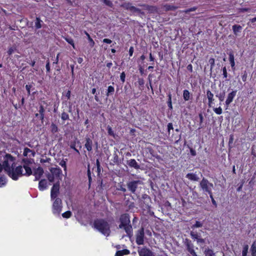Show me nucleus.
Returning <instances> with one entry per match:
<instances>
[{
    "mask_svg": "<svg viewBox=\"0 0 256 256\" xmlns=\"http://www.w3.org/2000/svg\"><path fill=\"white\" fill-rule=\"evenodd\" d=\"M120 224L118 228L124 229L127 234V236L131 238L132 236V228L130 224V215L128 214H123L120 218Z\"/></svg>",
    "mask_w": 256,
    "mask_h": 256,
    "instance_id": "obj_1",
    "label": "nucleus"
},
{
    "mask_svg": "<svg viewBox=\"0 0 256 256\" xmlns=\"http://www.w3.org/2000/svg\"><path fill=\"white\" fill-rule=\"evenodd\" d=\"M94 226L102 234L106 236H109L111 233L110 224L104 219L98 218L94 220Z\"/></svg>",
    "mask_w": 256,
    "mask_h": 256,
    "instance_id": "obj_2",
    "label": "nucleus"
},
{
    "mask_svg": "<svg viewBox=\"0 0 256 256\" xmlns=\"http://www.w3.org/2000/svg\"><path fill=\"white\" fill-rule=\"evenodd\" d=\"M4 158V161L2 166L4 171L12 180H17L16 176L12 171L11 170L10 166L8 164V162H14L16 158L9 154H6Z\"/></svg>",
    "mask_w": 256,
    "mask_h": 256,
    "instance_id": "obj_3",
    "label": "nucleus"
},
{
    "mask_svg": "<svg viewBox=\"0 0 256 256\" xmlns=\"http://www.w3.org/2000/svg\"><path fill=\"white\" fill-rule=\"evenodd\" d=\"M200 186L204 192H207L208 194H211L212 192V190L214 185L212 183L210 182L206 178H203L200 182Z\"/></svg>",
    "mask_w": 256,
    "mask_h": 256,
    "instance_id": "obj_4",
    "label": "nucleus"
},
{
    "mask_svg": "<svg viewBox=\"0 0 256 256\" xmlns=\"http://www.w3.org/2000/svg\"><path fill=\"white\" fill-rule=\"evenodd\" d=\"M136 243L138 245H142L144 244V228H141L136 232Z\"/></svg>",
    "mask_w": 256,
    "mask_h": 256,
    "instance_id": "obj_5",
    "label": "nucleus"
},
{
    "mask_svg": "<svg viewBox=\"0 0 256 256\" xmlns=\"http://www.w3.org/2000/svg\"><path fill=\"white\" fill-rule=\"evenodd\" d=\"M138 162H140V160H136L134 159H130L126 160V164L130 168H134L136 170H142V168L141 167V164L138 163Z\"/></svg>",
    "mask_w": 256,
    "mask_h": 256,
    "instance_id": "obj_6",
    "label": "nucleus"
},
{
    "mask_svg": "<svg viewBox=\"0 0 256 256\" xmlns=\"http://www.w3.org/2000/svg\"><path fill=\"white\" fill-rule=\"evenodd\" d=\"M142 182L140 180H132L128 182L127 187L128 190L132 194H135L138 184H142Z\"/></svg>",
    "mask_w": 256,
    "mask_h": 256,
    "instance_id": "obj_7",
    "label": "nucleus"
},
{
    "mask_svg": "<svg viewBox=\"0 0 256 256\" xmlns=\"http://www.w3.org/2000/svg\"><path fill=\"white\" fill-rule=\"evenodd\" d=\"M55 199L52 206L54 213L59 214L62 210V202L60 198H56Z\"/></svg>",
    "mask_w": 256,
    "mask_h": 256,
    "instance_id": "obj_8",
    "label": "nucleus"
},
{
    "mask_svg": "<svg viewBox=\"0 0 256 256\" xmlns=\"http://www.w3.org/2000/svg\"><path fill=\"white\" fill-rule=\"evenodd\" d=\"M60 182L54 184L51 190L50 197L52 200H54L56 198L58 195L60 193Z\"/></svg>",
    "mask_w": 256,
    "mask_h": 256,
    "instance_id": "obj_9",
    "label": "nucleus"
},
{
    "mask_svg": "<svg viewBox=\"0 0 256 256\" xmlns=\"http://www.w3.org/2000/svg\"><path fill=\"white\" fill-rule=\"evenodd\" d=\"M138 252L140 256H155L154 253L146 247L138 248Z\"/></svg>",
    "mask_w": 256,
    "mask_h": 256,
    "instance_id": "obj_10",
    "label": "nucleus"
},
{
    "mask_svg": "<svg viewBox=\"0 0 256 256\" xmlns=\"http://www.w3.org/2000/svg\"><path fill=\"white\" fill-rule=\"evenodd\" d=\"M151 202V201H147V200H140V206L141 208L145 210H147L148 213L150 215L154 214V212H153L151 211V206L150 204V203Z\"/></svg>",
    "mask_w": 256,
    "mask_h": 256,
    "instance_id": "obj_11",
    "label": "nucleus"
},
{
    "mask_svg": "<svg viewBox=\"0 0 256 256\" xmlns=\"http://www.w3.org/2000/svg\"><path fill=\"white\" fill-rule=\"evenodd\" d=\"M44 170L42 167L39 166L34 172V174L35 176L34 180H39L44 174Z\"/></svg>",
    "mask_w": 256,
    "mask_h": 256,
    "instance_id": "obj_12",
    "label": "nucleus"
},
{
    "mask_svg": "<svg viewBox=\"0 0 256 256\" xmlns=\"http://www.w3.org/2000/svg\"><path fill=\"white\" fill-rule=\"evenodd\" d=\"M236 90H234L228 94L227 99L226 101V104L227 108L228 107L229 104L232 102L234 97L236 95Z\"/></svg>",
    "mask_w": 256,
    "mask_h": 256,
    "instance_id": "obj_13",
    "label": "nucleus"
},
{
    "mask_svg": "<svg viewBox=\"0 0 256 256\" xmlns=\"http://www.w3.org/2000/svg\"><path fill=\"white\" fill-rule=\"evenodd\" d=\"M206 96L208 100V105L210 108L212 106V104L214 101V94L210 92V90H206Z\"/></svg>",
    "mask_w": 256,
    "mask_h": 256,
    "instance_id": "obj_14",
    "label": "nucleus"
},
{
    "mask_svg": "<svg viewBox=\"0 0 256 256\" xmlns=\"http://www.w3.org/2000/svg\"><path fill=\"white\" fill-rule=\"evenodd\" d=\"M48 187V182L46 179H42L39 182L38 188L40 190L42 191L46 189Z\"/></svg>",
    "mask_w": 256,
    "mask_h": 256,
    "instance_id": "obj_15",
    "label": "nucleus"
},
{
    "mask_svg": "<svg viewBox=\"0 0 256 256\" xmlns=\"http://www.w3.org/2000/svg\"><path fill=\"white\" fill-rule=\"evenodd\" d=\"M50 170L52 174L56 177H59L62 174V170L59 168H51Z\"/></svg>",
    "mask_w": 256,
    "mask_h": 256,
    "instance_id": "obj_16",
    "label": "nucleus"
},
{
    "mask_svg": "<svg viewBox=\"0 0 256 256\" xmlns=\"http://www.w3.org/2000/svg\"><path fill=\"white\" fill-rule=\"evenodd\" d=\"M86 142L84 145L85 148L88 152H90L92 150V141L88 137L86 138Z\"/></svg>",
    "mask_w": 256,
    "mask_h": 256,
    "instance_id": "obj_17",
    "label": "nucleus"
},
{
    "mask_svg": "<svg viewBox=\"0 0 256 256\" xmlns=\"http://www.w3.org/2000/svg\"><path fill=\"white\" fill-rule=\"evenodd\" d=\"M186 178L188 179L192 180V181H196L198 182L200 178L199 177L194 173H188L186 175Z\"/></svg>",
    "mask_w": 256,
    "mask_h": 256,
    "instance_id": "obj_18",
    "label": "nucleus"
},
{
    "mask_svg": "<svg viewBox=\"0 0 256 256\" xmlns=\"http://www.w3.org/2000/svg\"><path fill=\"white\" fill-rule=\"evenodd\" d=\"M38 112L40 114V119L42 122V123H43L44 118V113H45V109L43 106L40 105L39 108Z\"/></svg>",
    "mask_w": 256,
    "mask_h": 256,
    "instance_id": "obj_19",
    "label": "nucleus"
},
{
    "mask_svg": "<svg viewBox=\"0 0 256 256\" xmlns=\"http://www.w3.org/2000/svg\"><path fill=\"white\" fill-rule=\"evenodd\" d=\"M140 6H144L146 10H148L151 13L157 12L158 11V8L155 6H150L148 4H142Z\"/></svg>",
    "mask_w": 256,
    "mask_h": 256,
    "instance_id": "obj_20",
    "label": "nucleus"
},
{
    "mask_svg": "<svg viewBox=\"0 0 256 256\" xmlns=\"http://www.w3.org/2000/svg\"><path fill=\"white\" fill-rule=\"evenodd\" d=\"M12 171L16 176L17 180L18 179L19 176L22 175V167L21 166L16 167L14 170Z\"/></svg>",
    "mask_w": 256,
    "mask_h": 256,
    "instance_id": "obj_21",
    "label": "nucleus"
},
{
    "mask_svg": "<svg viewBox=\"0 0 256 256\" xmlns=\"http://www.w3.org/2000/svg\"><path fill=\"white\" fill-rule=\"evenodd\" d=\"M120 6L124 8L125 10H130V12L132 11V8H133V6H132V3L129 2H124L121 4Z\"/></svg>",
    "mask_w": 256,
    "mask_h": 256,
    "instance_id": "obj_22",
    "label": "nucleus"
},
{
    "mask_svg": "<svg viewBox=\"0 0 256 256\" xmlns=\"http://www.w3.org/2000/svg\"><path fill=\"white\" fill-rule=\"evenodd\" d=\"M184 244L186 246V250L188 252L190 251V250L194 249L193 244L192 243L191 241L189 240L188 238H186L184 241Z\"/></svg>",
    "mask_w": 256,
    "mask_h": 256,
    "instance_id": "obj_23",
    "label": "nucleus"
},
{
    "mask_svg": "<svg viewBox=\"0 0 256 256\" xmlns=\"http://www.w3.org/2000/svg\"><path fill=\"white\" fill-rule=\"evenodd\" d=\"M229 56V60L230 62V64L232 69H234L235 67V62H234V58L233 52L230 51L229 53H228Z\"/></svg>",
    "mask_w": 256,
    "mask_h": 256,
    "instance_id": "obj_24",
    "label": "nucleus"
},
{
    "mask_svg": "<svg viewBox=\"0 0 256 256\" xmlns=\"http://www.w3.org/2000/svg\"><path fill=\"white\" fill-rule=\"evenodd\" d=\"M232 28L233 30L234 34L236 36H237L238 35V33L241 32L242 30V26L240 25L234 24L232 26Z\"/></svg>",
    "mask_w": 256,
    "mask_h": 256,
    "instance_id": "obj_25",
    "label": "nucleus"
},
{
    "mask_svg": "<svg viewBox=\"0 0 256 256\" xmlns=\"http://www.w3.org/2000/svg\"><path fill=\"white\" fill-rule=\"evenodd\" d=\"M164 8H165L166 11H170V10H175L178 8V6H174L172 5H170L169 4H166L164 6Z\"/></svg>",
    "mask_w": 256,
    "mask_h": 256,
    "instance_id": "obj_26",
    "label": "nucleus"
},
{
    "mask_svg": "<svg viewBox=\"0 0 256 256\" xmlns=\"http://www.w3.org/2000/svg\"><path fill=\"white\" fill-rule=\"evenodd\" d=\"M130 252L129 250L124 249L122 250H118L116 254V256H123L124 255H126L130 254Z\"/></svg>",
    "mask_w": 256,
    "mask_h": 256,
    "instance_id": "obj_27",
    "label": "nucleus"
},
{
    "mask_svg": "<svg viewBox=\"0 0 256 256\" xmlns=\"http://www.w3.org/2000/svg\"><path fill=\"white\" fill-rule=\"evenodd\" d=\"M42 22V21L40 19V18L36 17V19L35 22V28L36 30L42 28V26L41 23Z\"/></svg>",
    "mask_w": 256,
    "mask_h": 256,
    "instance_id": "obj_28",
    "label": "nucleus"
},
{
    "mask_svg": "<svg viewBox=\"0 0 256 256\" xmlns=\"http://www.w3.org/2000/svg\"><path fill=\"white\" fill-rule=\"evenodd\" d=\"M168 100L167 102L168 106V107L169 110H172V94L170 92L168 94Z\"/></svg>",
    "mask_w": 256,
    "mask_h": 256,
    "instance_id": "obj_29",
    "label": "nucleus"
},
{
    "mask_svg": "<svg viewBox=\"0 0 256 256\" xmlns=\"http://www.w3.org/2000/svg\"><path fill=\"white\" fill-rule=\"evenodd\" d=\"M183 98L186 101H188L190 99V93L188 90H184L183 91Z\"/></svg>",
    "mask_w": 256,
    "mask_h": 256,
    "instance_id": "obj_30",
    "label": "nucleus"
},
{
    "mask_svg": "<svg viewBox=\"0 0 256 256\" xmlns=\"http://www.w3.org/2000/svg\"><path fill=\"white\" fill-rule=\"evenodd\" d=\"M28 152H30L32 156H35L36 153L34 150H31L28 148H25L23 153L24 156H28Z\"/></svg>",
    "mask_w": 256,
    "mask_h": 256,
    "instance_id": "obj_31",
    "label": "nucleus"
},
{
    "mask_svg": "<svg viewBox=\"0 0 256 256\" xmlns=\"http://www.w3.org/2000/svg\"><path fill=\"white\" fill-rule=\"evenodd\" d=\"M84 33L85 34L86 36L88 38V39L89 41L90 46L92 48L93 47L95 44L94 41L93 40L92 38L90 37V35L86 31H84Z\"/></svg>",
    "mask_w": 256,
    "mask_h": 256,
    "instance_id": "obj_32",
    "label": "nucleus"
},
{
    "mask_svg": "<svg viewBox=\"0 0 256 256\" xmlns=\"http://www.w3.org/2000/svg\"><path fill=\"white\" fill-rule=\"evenodd\" d=\"M204 254L206 256H214L215 254L212 250L206 248L204 251Z\"/></svg>",
    "mask_w": 256,
    "mask_h": 256,
    "instance_id": "obj_33",
    "label": "nucleus"
},
{
    "mask_svg": "<svg viewBox=\"0 0 256 256\" xmlns=\"http://www.w3.org/2000/svg\"><path fill=\"white\" fill-rule=\"evenodd\" d=\"M225 91L223 90L222 92L217 94L216 96L218 98L220 102H222L225 97Z\"/></svg>",
    "mask_w": 256,
    "mask_h": 256,
    "instance_id": "obj_34",
    "label": "nucleus"
},
{
    "mask_svg": "<svg viewBox=\"0 0 256 256\" xmlns=\"http://www.w3.org/2000/svg\"><path fill=\"white\" fill-rule=\"evenodd\" d=\"M114 88L112 86H109L107 90L106 96H110L114 94Z\"/></svg>",
    "mask_w": 256,
    "mask_h": 256,
    "instance_id": "obj_35",
    "label": "nucleus"
},
{
    "mask_svg": "<svg viewBox=\"0 0 256 256\" xmlns=\"http://www.w3.org/2000/svg\"><path fill=\"white\" fill-rule=\"evenodd\" d=\"M252 254V256H256V244L254 242L251 246L250 250Z\"/></svg>",
    "mask_w": 256,
    "mask_h": 256,
    "instance_id": "obj_36",
    "label": "nucleus"
},
{
    "mask_svg": "<svg viewBox=\"0 0 256 256\" xmlns=\"http://www.w3.org/2000/svg\"><path fill=\"white\" fill-rule=\"evenodd\" d=\"M58 128L56 125L54 123H52L50 126V131L52 134H55L58 132Z\"/></svg>",
    "mask_w": 256,
    "mask_h": 256,
    "instance_id": "obj_37",
    "label": "nucleus"
},
{
    "mask_svg": "<svg viewBox=\"0 0 256 256\" xmlns=\"http://www.w3.org/2000/svg\"><path fill=\"white\" fill-rule=\"evenodd\" d=\"M198 117L200 118V124H199L198 128L200 129L203 127L202 123H203V120H204V118L202 114V112H200L198 114Z\"/></svg>",
    "mask_w": 256,
    "mask_h": 256,
    "instance_id": "obj_38",
    "label": "nucleus"
},
{
    "mask_svg": "<svg viewBox=\"0 0 256 256\" xmlns=\"http://www.w3.org/2000/svg\"><path fill=\"white\" fill-rule=\"evenodd\" d=\"M88 183H89L88 186H89V187H90V184H91V182H92V176H91V173H90V164H88Z\"/></svg>",
    "mask_w": 256,
    "mask_h": 256,
    "instance_id": "obj_39",
    "label": "nucleus"
},
{
    "mask_svg": "<svg viewBox=\"0 0 256 256\" xmlns=\"http://www.w3.org/2000/svg\"><path fill=\"white\" fill-rule=\"evenodd\" d=\"M248 250V244L244 245L243 248L242 252V256H246Z\"/></svg>",
    "mask_w": 256,
    "mask_h": 256,
    "instance_id": "obj_40",
    "label": "nucleus"
},
{
    "mask_svg": "<svg viewBox=\"0 0 256 256\" xmlns=\"http://www.w3.org/2000/svg\"><path fill=\"white\" fill-rule=\"evenodd\" d=\"M132 13L138 12V13H140L142 15L144 14V12H142L140 9H139L138 8H137L134 6H133V8H132Z\"/></svg>",
    "mask_w": 256,
    "mask_h": 256,
    "instance_id": "obj_41",
    "label": "nucleus"
},
{
    "mask_svg": "<svg viewBox=\"0 0 256 256\" xmlns=\"http://www.w3.org/2000/svg\"><path fill=\"white\" fill-rule=\"evenodd\" d=\"M24 168L25 169V170L26 171V174L28 176L32 174V170L30 167L28 166L27 165H24Z\"/></svg>",
    "mask_w": 256,
    "mask_h": 256,
    "instance_id": "obj_42",
    "label": "nucleus"
},
{
    "mask_svg": "<svg viewBox=\"0 0 256 256\" xmlns=\"http://www.w3.org/2000/svg\"><path fill=\"white\" fill-rule=\"evenodd\" d=\"M233 141H234V136L232 134H230V138H229V141H228V147H229L230 149L232 148L233 147V146H232Z\"/></svg>",
    "mask_w": 256,
    "mask_h": 256,
    "instance_id": "obj_43",
    "label": "nucleus"
},
{
    "mask_svg": "<svg viewBox=\"0 0 256 256\" xmlns=\"http://www.w3.org/2000/svg\"><path fill=\"white\" fill-rule=\"evenodd\" d=\"M107 130H108V134L109 135L113 136L114 138H115V134H114V131L112 130V128L110 126H108Z\"/></svg>",
    "mask_w": 256,
    "mask_h": 256,
    "instance_id": "obj_44",
    "label": "nucleus"
},
{
    "mask_svg": "<svg viewBox=\"0 0 256 256\" xmlns=\"http://www.w3.org/2000/svg\"><path fill=\"white\" fill-rule=\"evenodd\" d=\"M102 2H103L106 5L112 8L113 6L112 2L110 0H100Z\"/></svg>",
    "mask_w": 256,
    "mask_h": 256,
    "instance_id": "obj_45",
    "label": "nucleus"
},
{
    "mask_svg": "<svg viewBox=\"0 0 256 256\" xmlns=\"http://www.w3.org/2000/svg\"><path fill=\"white\" fill-rule=\"evenodd\" d=\"M46 177L50 182H54V177L52 174H50V173H48L47 174Z\"/></svg>",
    "mask_w": 256,
    "mask_h": 256,
    "instance_id": "obj_46",
    "label": "nucleus"
},
{
    "mask_svg": "<svg viewBox=\"0 0 256 256\" xmlns=\"http://www.w3.org/2000/svg\"><path fill=\"white\" fill-rule=\"evenodd\" d=\"M6 184V178L4 176L0 177V187L4 186Z\"/></svg>",
    "mask_w": 256,
    "mask_h": 256,
    "instance_id": "obj_47",
    "label": "nucleus"
},
{
    "mask_svg": "<svg viewBox=\"0 0 256 256\" xmlns=\"http://www.w3.org/2000/svg\"><path fill=\"white\" fill-rule=\"evenodd\" d=\"M190 235L192 236V238H193L194 240H197L199 238L198 237V233L194 231L190 232Z\"/></svg>",
    "mask_w": 256,
    "mask_h": 256,
    "instance_id": "obj_48",
    "label": "nucleus"
},
{
    "mask_svg": "<svg viewBox=\"0 0 256 256\" xmlns=\"http://www.w3.org/2000/svg\"><path fill=\"white\" fill-rule=\"evenodd\" d=\"M142 200H147V201H151V198L150 197L146 194H144L142 196Z\"/></svg>",
    "mask_w": 256,
    "mask_h": 256,
    "instance_id": "obj_49",
    "label": "nucleus"
},
{
    "mask_svg": "<svg viewBox=\"0 0 256 256\" xmlns=\"http://www.w3.org/2000/svg\"><path fill=\"white\" fill-rule=\"evenodd\" d=\"M68 160L67 159H66L65 160H61V162H60V165L62 167L64 168V170H66V162Z\"/></svg>",
    "mask_w": 256,
    "mask_h": 256,
    "instance_id": "obj_50",
    "label": "nucleus"
},
{
    "mask_svg": "<svg viewBox=\"0 0 256 256\" xmlns=\"http://www.w3.org/2000/svg\"><path fill=\"white\" fill-rule=\"evenodd\" d=\"M72 216V212L70 211H67L62 214V216L64 218H69Z\"/></svg>",
    "mask_w": 256,
    "mask_h": 256,
    "instance_id": "obj_51",
    "label": "nucleus"
},
{
    "mask_svg": "<svg viewBox=\"0 0 256 256\" xmlns=\"http://www.w3.org/2000/svg\"><path fill=\"white\" fill-rule=\"evenodd\" d=\"M61 118L64 120H68L69 119L68 114L66 112H63L62 114Z\"/></svg>",
    "mask_w": 256,
    "mask_h": 256,
    "instance_id": "obj_52",
    "label": "nucleus"
},
{
    "mask_svg": "<svg viewBox=\"0 0 256 256\" xmlns=\"http://www.w3.org/2000/svg\"><path fill=\"white\" fill-rule=\"evenodd\" d=\"M65 40L68 44H70L74 48V40L71 38L66 37L65 38Z\"/></svg>",
    "mask_w": 256,
    "mask_h": 256,
    "instance_id": "obj_53",
    "label": "nucleus"
},
{
    "mask_svg": "<svg viewBox=\"0 0 256 256\" xmlns=\"http://www.w3.org/2000/svg\"><path fill=\"white\" fill-rule=\"evenodd\" d=\"M202 226V224L200 222L196 221V224L192 226V228H201Z\"/></svg>",
    "mask_w": 256,
    "mask_h": 256,
    "instance_id": "obj_54",
    "label": "nucleus"
},
{
    "mask_svg": "<svg viewBox=\"0 0 256 256\" xmlns=\"http://www.w3.org/2000/svg\"><path fill=\"white\" fill-rule=\"evenodd\" d=\"M114 162L117 164H120L118 156L116 152L114 154Z\"/></svg>",
    "mask_w": 256,
    "mask_h": 256,
    "instance_id": "obj_55",
    "label": "nucleus"
},
{
    "mask_svg": "<svg viewBox=\"0 0 256 256\" xmlns=\"http://www.w3.org/2000/svg\"><path fill=\"white\" fill-rule=\"evenodd\" d=\"M16 50V48L15 46H12L10 48L8 51V54L9 56L11 55L14 52H15Z\"/></svg>",
    "mask_w": 256,
    "mask_h": 256,
    "instance_id": "obj_56",
    "label": "nucleus"
},
{
    "mask_svg": "<svg viewBox=\"0 0 256 256\" xmlns=\"http://www.w3.org/2000/svg\"><path fill=\"white\" fill-rule=\"evenodd\" d=\"M208 62L210 64V71L212 72V69L214 65V58H210Z\"/></svg>",
    "mask_w": 256,
    "mask_h": 256,
    "instance_id": "obj_57",
    "label": "nucleus"
},
{
    "mask_svg": "<svg viewBox=\"0 0 256 256\" xmlns=\"http://www.w3.org/2000/svg\"><path fill=\"white\" fill-rule=\"evenodd\" d=\"M214 110L218 114H220L222 113V109L220 106L218 108H214Z\"/></svg>",
    "mask_w": 256,
    "mask_h": 256,
    "instance_id": "obj_58",
    "label": "nucleus"
},
{
    "mask_svg": "<svg viewBox=\"0 0 256 256\" xmlns=\"http://www.w3.org/2000/svg\"><path fill=\"white\" fill-rule=\"evenodd\" d=\"M209 195H210V198L212 200V204L215 206V207H216L217 206V204L216 202V201L214 200V198L213 197L212 192L211 193V194H209Z\"/></svg>",
    "mask_w": 256,
    "mask_h": 256,
    "instance_id": "obj_59",
    "label": "nucleus"
},
{
    "mask_svg": "<svg viewBox=\"0 0 256 256\" xmlns=\"http://www.w3.org/2000/svg\"><path fill=\"white\" fill-rule=\"evenodd\" d=\"M138 82L139 86H143L144 84V80L142 78H138Z\"/></svg>",
    "mask_w": 256,
    "mask_h": 256,
    "instance_id": "obj_60",
    "label": "nucleus"
},
{
    "mask_svg": "<svg viewBox=\"0 0 256 256\" xmlns=\"http://www.w3.org/2000/svg\"><path fill=\"white\" fill-rule=\"evenodd\" d=\"M70 148H71L74 150L78 154H80L79 151L76 148V142H75L71 144L70 145Z\"/></svg>",
    "mask_w": 256,
    "mask_h": 256,
    "instance_id": "obj_61",
    "label": "nucleus"
},
{
    "mask_svg": "<svg viewBox=\"0 0 256 256\" xmlns=\"http://www.w3.org/2000/svg\"><path fill=\"white\" fill-rule=\"evenodd\" d=\"M222 72H223L222 74L224 76V78H226L228 77V73H227V70H226V66H224L222 68Z\"/></svg>",
    "mask_w": 256,
    "mask_h": 256,
    "instance_id": "obj_62",
    "label": "nucleus"
},
{
    "mask_svg": "<svg viewBox=\"0 0 256 256\" xmlns=\"http://www.w3.org/2000/svg\"><path fill=\"white\" fill-rule=\"evenodd\" d=\"M32 87L31 84H27L26 86V88L28 92V95L30 94V88Z\"/></svg>",
    "mask_w": 256,
    "mask_h": 256,
    "instance_id": "obj_63",
    "label": "nucleus"
},
{
    "mask_svg": "<svg viewBox=\"0 0 256 256\" xmlns=\"http://www.w3.org/2000/svg\"><path fill=\"white\" fill-rule=\"evenodd\" d=\"M125 77L126 74L124 72H122L120 76V78L122 82H125Z\"/></svg>",
    "mask_w": 256,
    "mask_h": 256,
    "instance_id": "obj_64",
    "label": "nucleus"
}]
</instances>
